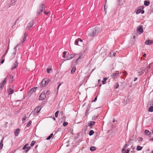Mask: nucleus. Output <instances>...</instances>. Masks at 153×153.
<instances>
[{
	"mask_svg": "<svg viewBox=\"0 0 153 153\" xmlns=\"http://www.w3.org/2000/svg\"><path fill=\"white\" fill-rule=\"evenodd\" d=\"M101 30V29L99 27H96L92 30H89L88 32V35L93 36L94 35L98 34Z\"/></svg>",
	"mask_w": 153,
	"mask_h": 153,
	"instance_id": "nucleus-1",
	"label": "nucleus"
},
{
	"mask_svg": "<svg viewBox=\"0 0 153 153\" xmlns=\"http://www.w3.org/2000/svg\"><path fill=\"white\" fill-rule=\"evenodd\" d=\"M78 56L79 57L75 61V63L76 64H79L82 61L85 55L83 53L79 54Z\"/></svg>",
	"mask_w": 153,
	"mask_h": 153,
	"instance_id": "nucleus-2",
	"label": "nucleus"
},
{
	"mask_svg": "<svg viewBox=\"0 0 153 153\" xmlns=\"http://www.w3.org/2000/svg\"><path fill=\"white\" fill-rule=\"evenodd\" d=\"M50 82V80L48 78H45L42 80L41 85L42 87H45L46 85Z\"/></svg>",
	"mask_w": 153,
	"mask_h": 153,
	"instance_id": "nucleus-3",
	"label": "nucleus"
},
{
	"mask_svg": "<svg viewBox=\"0 0 153 153\" xmlns=\"http://www.w3.org/2000/svg\"><path fill=\"white\" fill-rule=\"evenodd\" d=\"M45 8V6L43 4H41L40 5L39 9L37 11V13L38 14H40Z\"/></svg>",
	"mask_w": 153,
	"mask_h": 153,
	"instance_id": "nucleus-4",
	"label": "nucleus"
},
{
	"mask_svg": "<svg viewBox=\"0 0 153 153\" xmlns=\"http://www.w3.org/2000/svg\"><path fill=\"white\" fill-rule=\"evenodd\" d=\"M144 7L143 6H140L139 7L138 9H137L136 11V13L137 14H138L140 13H141L142 14H143L144 13V11L143 10Z\"/></svg>",
	"mask_w": 153,
	"mask_h": 153,
	"instance_id": "nucleus-5",
	"label": "nucleus"
},
{
	"mask_svg": "<svg viewBox=\"0 0 153 153\" xmlns=\"http://www.w3.org/2000/svg\"><path fill=\"white\" fill-rule=\"evenodd\" d=\"M7 77H6L4 80H3L0 83V88H3L4 85L7 82Z\"/></svg>",
	"mask_w": 153,
	"mask_h": 153,
	"instance_id": "nucleus-6",
	"label": "nucleus"
},
{
	"mask_svg": "<svg viewBox=\"0 0 153 153\" xmlns=\"http://www.w3.org/2000/svg\"><path fill=\"white\" fill-rule=\"evenodd\" d=\"M82 42V40L78 38L75 41V43L76 45H80Z\"/></svg>",
	"mask_w": 153,
	"mask_h": 153,
	"instance_id": "nucleus-7",
	"label": "nucleus"
},
{
	"mask_svg": "<svg viewBox=\"0 0 153 153\" xmlns=\"http://www.w3.org/2000/svg\"><path fill=\"white\" fill-rule=\"evenodd\" d=\"M46 97V95L45 93H42L39 96V99L41 100H43Z\"/></svg>",
	"mask_w": 153,
	"mask_h": 153,
	"instance_id": "nucleus-8",
	"label": "nucleus"
},
{
	"mask_svg": "<svg viewBox=\"0 0 153 153\" xmlns=\"http://www.w3.org/2000/svg\"><path fill=\"white\" fill-rule=\"evenodd\" d=\"M41 110V108L40 106H38L34 110V112L35 113L37 114H38Z\"/></svg>",
	"mask_w": 153,
	"mask_h": 153,
	"instance_id": "nucleus-9",
	"label": "nucleus"
},
{
	"mask_svg": "<svg viewBox=\"0 0 153 153\" xmlns=\"http://www.w3.org/2000/svg\"><path fill=\"white\" fill-rule=\"evenodd\" d=\"M75 54H69L67 56L66 60H69L73 58L75 56Z\"/></svg>",
	"mask_w": 153,
	"mask_h": 153,
	"instance_id": "nucleus-10",
	"label": "nucleus"
},
{
	"mask_svg": "<svg viewBox=\"0 0 153 153\" xmlns=\"http://www.w3.org/2000/svg\"><path fill=\"white\" fill-rule=\"evenodd\" d=\"M16 0H11L10 2V3L8 4V7H9L15 4H16Z\"/></svg>",
	"mask_w": 153,
	"mask_h": 153,
	"instance_id": "nucleus-11",
	"label": "nucleus"
},
{
	"mask_svg": "<svg viewBox=\"0 0 153 153\" xmlns=\"http://www.w3.org/2000/svg\"><path fill=\"white\" fill-rule=\"evenodd\" d=\"M119 5L122 6L123 5L125 2V0H118Z\"/></svg>",
	"mask_w": 153,
	"mask_h": 153,
	"instance_id": "nucleus-12",
	"label": "nucleus"
},
{
	"mask_svg": "<svg viewBox=\"0 0 153 153\" xmlns=\"http://www.w3.org/2000/svg\"><path fill=\"white\" fill-rule=\"evenodd\" d=\"M95 124V122L94 121H89L88 123L89 126L91 128H92Z\"/></svg>",
	"mask_w": 153,
	"mask_h": 153,
	"instance_id": "nucleus-13",
	"label": "nucleus"
},
{
	"mask_svg": "<svg viewBox=\"0 0 153 153\" xmlns=\"http://www.w3.org/2000/svg\"><path fill=\"white\" fill-rule=\"evenodd\" d=\"M37 88V87H35L31 89L29 92V94H31L33 92L35 91H36Z\"/></svg>",
	"mask_w": 153,
	"mask_h": 153,
	"instance_id": "nucleus-14",
	"label": "nucleus"
},
{
	"mask_svg": "<svg viewBox=\"0 0 153 153\" xmlns=\"http://www.w3.org/2000/svg\"><path fill=\"white\" fill-rule=\"evenodd\" d=\"M33 22H30L28 24V26L27 27V29L28 30H29L33 25Z\"/></svg>",
	"mask_w": 153,
	"mask_h": 153,
	"instance_id": "nucleus-15",
	"label": "nucleus"
},
{
	"mask_svg": "<svg viewBox=\"0 0 153 153\" xmlns=\"http://www.w3.org/2000/svg\"><path fill=\"white\" fill-rule=\"evenodd\" d=\"M153 43V41L150 40H147L145 42V44L146 45H150Z\"/></svg>",
	"mask_w": 153,
	"mask_h": 153,
	"instance_id": "nucleus-16",
	"label": "nucleus"
},
{
	"mask_svg": "<svg viewBox=\"0 0 153 153\" xmlns=\"http://www.w3.org/2000/svg\"><path fill=\"white\" fill-rule=\"evenodd\" d=\"M137 30L140 33H142L143 32V27L141 26L138 27L137 28Z\"/></svg>",
	"mask_w": 153,
	"mask_h": 153,
	"instance_id": "nucleus-17",
	"label": "nucleus"
},
{
	"mask_svg": "<svg viewBox=\"0 0 153 153\" xmlns=\"http://www.w3.org/2000/svg\"><path fill=\"white\" fill-rule=\"evenodd\" d=\"M29 145L28 144H26L23 147V149H25L27 148V150L26 151V152H27L28 151V150L30 149V147H27V146Z\"/></svg>",
	"mask_w": 153,
	"mask_h": 153,
	"instance_id": "nucleus-18",
	"label": "nucleus"
},
{
	"mask_svg": "<svg viewBox=\"0 0 153 153\" xmlns=\"http://www.w3.org/2000/svg\"><path fill=\"white\" fill-rule=\"evenodd\" d=\"M119 74V73H116L112 75V77L113 78H116Z\"/></svg>",
	"mask_w": 153,
	"mask_h": 153,
	"instance_id": "nucleus-19",
	"label": "nucleus"
},
{
	"mask_svg": "<svg viewBox=\"0 0 153 153\" xmlns=\"http://www.w3.org/2000/svg\"><path fill=\"white\" fill-rule=\"evenodd\" d=\"M9 49V47L8 46L7 47V50H6V51L5 52V53H4V55L1 57V59H3V58H4V56L7 54V52L8 51Z\"/></svg>",
	"mask_w": 153,
	"mask_h": 153,
	"instance_id": "nucleus-20",
	"label": "nucleus"
},
{
	"mask_svg": "<svg viewBox=\"0 0 153 153\" xmlns=\"http://www.w3.org/2000/svg\"><path fill=\"white\" fill-rule=\"evenodd\" d=\"M127 147V145L126 144L124 146L123 148V149L122 150V153H123L124 151H125V150L126 148Z\"/></svg>",
	"mask_w": 153,
	"mask_h": 153,
	"instance_id": "nucleus-21",
	"label": "nucleus"
},
{
	"mask_svg": "<svg viewBox=\"0 0 153 153\" xmlns=\"http://www.w3.org/2000/svg\"><path fill=\"white\" fill-rule=\"evenodd\" d=\"M19 129H16V131L15 132V134L16 136H17L19 135Z\"/></svg>",
	"mask_w": 153,
	"mask_h": 153,
	"instance_id": "nucleus-22",
	"label": "nucleus"
},
{
	"mask_svg": "<svg viewBox=\"0 0 153 153\" xmlns=\"http://www.w3.org/2000/svg\"><path fill=\"white\" fill-rule=\"evenodd\" d=\"M18 63L16 62H15L14 64V66L13 67H12L11 69H13L15 68H16L17 66H18Z\"/></svg>",
	"mask_w": 153,
	"mask_h": 153,
	"instance_id": "nucleus-23",
	"label": "nucleus"
},
{
	"mask_svg": "<svg viewBox=\"0 0 153 153\" xmlns=\"http://www.w3.org/2000/svg\"><path fill=\"white\" fill-rule=\"evenodd\" d=\"M115 54L116 53L115 52L111 51L110 53V56L111 57L114 56H115Z\"/></svg>",
	"mask_w": 153,
	"mask_h": 153,
	"instance_id": "nucleus-24",
	"label": "nucleus"
},
{
	"mask_svg": "<svg viewBox=\"0 0 153 153\" xmlns=\"http://www.w3.org/2000/svg\"><path fill=\"white\" fill-rule=\"evenodd\" d=\"M144 132L146 135H149L151 134V132H150L149 131L147 130H145Z\"/></svg>",
	"mask_w": 153,
	"mask_h": 153,
	"instance_id": "nucleus-25",
	"label": "nucleus"
},
{
	"mask_svg": "<svg viewBox=\"0 0 153 153\" xmlns=\"http://www.w3.org/2000/svg\"><path fill=\"white\" fill-rule=\"evenodd\" d=\"M108 78L107 77L104 78L103 80L102 81V83L103 84H105L106 83V81L107 80Z\"/></svg>",
	"mask_w": 153,
	"mask_h": 153,
	"instance_id": "nucleus-26",
	"label": "nucleus"
},
{
	"mask_svg": "<svg viewBox=\"0 0 153 153\" xmlns=\"http://www.w3.org/2000/svg\"><path fill=\"white\" fill-rule=\"evenodd\" d=\"M76 70V68L75 67H73L72 70H71V74H74L75 71Z\"/></svg>",
	"mask_w": 153,
	"mask_h": 153,
	"instance_id": "nucleus-27",
	"label": "nucleus"
},
{
	"mask_svg": "<svg viewBox=\"0 0 153 153\" xmlns=\"http://www.w3.org/2000/svg\"><path fill=\"white\" fill-rule=\"evenodd\" d=\"M149 1H144V4L145 6H148L149 5Z\"/></svg>",
	"mask_w": 153,
	"mask_h": 153,
	"instance_id": "nucleus-28",
	"label": "nucleus"
},
{
	"mask_svg": "<svg viewBox=\"0 0 153 153\" xmlns=\"http://www.w3.org/2000/svg\"><path fill=\"white\" fill-rule=\"evenodd\" d=\"M14 92V91L12 89H11V88H10L9 89V91L8 92V94L9 95H10L12 94Z\"/></svg>",
	"mask_w": 153,
	"mask_h": 153,
	"instance_id": "nucleus-29",
	"label": "nucleus"
},
{
	"mask_svg": "<svg viewBox=\"0 0 153 153\" xmlns=\"http://www.w3.org/2000/svg\"><path fill=\"white\" fill-rule=\"evenodd\" d=\"M3 140V138L1 140L0 143V150L1 149L3 146V144L2 142Z\"/></svg>",
	"mask_w": 153,
	"mask_h": 153,
	"instance_id": "nucleus-30",
	"label": "nucleus"
},
{
	"mask_svg": "<svg viewBox=\"0 0 153 153\" xmlns=\"http://www.w3.org/2000/svg\"><path fill=\"white\" fill-rule=\"evenodd\" d=\"M142 147L138 146L137 147L136 149L138 151H140L142 150Z\"/></svg>",
	"mask_w": 153,
	"mask_h": 153,
	"instance_id": "nucleus-31",
	"label": "nucleus"
},
{
	"mask_svg": "<svg viewBox=\"0 0 153 153\" xmlns=\"http://www.w3.org/2000/svg\"><path fill=\"white\" fill-rule=\"evenodd\" d=\"M27 37V35L26 33H25L24 34V37L23 38L22 41V43L23 42L26 40Z\"/></svg>",
	"mask_w": 153,
	"mask_h": 153,
	"instance_id": "nucleus-32",
	"label": "nucleus"
},
{
	"mask_svg": "<svg viewBox=\"0 0 153 153\" xmlns=\"http://www.w3.org/2000/svg\"><path fill=\"white\" fill-rule=\"evenodd\" d=\"M149 111L152 112L153 111V106H151L148 110Z\"/></svg>",
	"mask_w": 153,
	"mask_h": 153,
	"instance_id": "nucleus-33",
	"label": "nucleus"
},
{
	"mask_svg": "<svg viewBox=\"0 0 153 153\" xmlns=\"http://www.w3.org/2000/svg\"><path fill=\"white\" fill-rule=\"evenodd\" d=\"M53 135V133L51 134V135L47 138V140H49L52 137Z\"/></svg>",
	"mask_w": 153,
	"mask_h": 153,
	"instance_id": "nucleus-34",
	"label": "nucleus"
},
{
	"mask_svg": "<svg viewBox=\"0 0 153 153\" xmlns=\"http://www.w3.org/2000/svg\"><path fill=\"white\" fill-rule=\"evenodd\" d=\"M90 149L91 151H94L96 149L95 147L94 146H91L90 147Z\"/></svg>",
	"mask_w": 153,
	"mask_h": 153,
	"instance_id": "nucleus-35",
	"label": "nucleus"
},
{
	"mask_svg": "<svg viewBox=\"0 0 153 153\" xmlns=\"http://www.w3.org/2000/svg\"><path fill=\"white\" fill-rule=\"evenodd\" d=\"M27 117L26 116H25L22 119V122L23 123L25 122L26 120H27L26 119H27Z\"/></svg>",
	"mask_w": 153,
	"mask_h": 153,
	"instance_id": "nucleus-36",
	"label": "nucleus"
},
{
	"mask_svg": "<svg viewBox=\"0 0 153 153\" xmlns=\"http://www.w3.org/2000/svg\"><path fill=\"white\" fill-rule=\"evenodd\" d=\"M94 133V131L92 130H91L90 131L89 133V135L90 136H91Z\"/></svg>",
	"mask_w": 153,
	"mask_h": 153,
	"instance_id": "nucleus-37",
	"label": "nucleus"
},
{
	"mask_svg": "<svg viewBox=\"0 0 153 153\" xmlns=\"http://www.w3.org/2000/svg\"><path fill=\"white\" fill-rule=\"evenodd\" d=\"M119 86V84L117 83L115 85H114V88L115 89L117 88Z\"/></svg>",
	"mask_w": 153,
	"mask_h": 153,
	"instance_id": "nucleus-38",
	"label": "nucleus"
},
{
	"mask_svg": "<svg viewBox=\"0 0 153 153\" xmlns=\"http://www.w3.org/2000/svg\"><path fill=\"white\" fill-rule=\"evenodd\" d=\"M18 45H17L16 47L14 48V52L13 53V54L15 55L16 54V51L17 50V47Z\"/></svg>",
	"mask_w": 153,
	"mask_h": 153,
	"instance_id": "nucleus-39",
	"label": "nucleus"
},
{
	"mask_svg": "<svg viewBox=\"0 0 153 153\" xmlns=\"http://www.w3.org/2000/svg\"><path fill=\"white\" fill-rule=\"evenodd\" d=\"M59 112V111H56V113H55V116L56 117H57L58 116V114Z\"/></svg>",
	"mask_w": 153,
	"mask_h": 153,
	"instance_id": "nucleus-40",
	"label": "nucleus"
},
{
	"mask_svg": "<svg viewBox=\"0 0 153 153\" xmlns=\"http://www.w3.org/2000/svg\"><path fill=\"white\" fill-rule=\"evenodd\" d=\"M35 141H32L31 143L30 144V145L31 146H33L34 145V144H35Z\"/></svg>",
	"mask_w": 153,
	"mask_h": 153,
	"instance_id": "nucleus-41",
	"label": "nucleus"
},
{
	"mask_svg": "<svg viewBox=\"0 0 153 153\" xmlns=\"http://www.w3.org/2000/svg\"><path fill=\"white\" fill-rule=\"evenodd\" d=\"M13 80L14 79L13 76H11L10 77V82H11L13 81Z\"/></svg>",
	"mask_w": 153,
	"mask_h": 153,
	"instance_id": "nucleus-42",
	"label": "nucleus"
},
{
	"mask_svg": "<svg viewBox=\"0 0 153 153\" xmlns=\"http://www.w3.org/2000/svg\"><path fill=\"white\" fill-rule=\"evenodd\" d=\"M97 116L95 115L93 116L92 117V119L93 120H95L97 119Z\"/></svg>",
	"mask_w": 153,
	"mask_h": 153,
	"instance_id": "nucleus-43",
	"label": "nucleus"
},
{
	"mask_svg": "<svg viewBox=\"0 0 153 153\" xmlns=\"http://www.w3.org/2000/svg\"><path fill=\"white\" fill-rule=\"evenodd\" d=\"M31 123H32V121H29V123H28L27 125V127H29V126H30V125L31 124Z\"/></svg>",
	"mask_w": 153,
	"mask_h": 153,
	"instance_id": "nucleus-44",
	"label": "nucleus"
},
{
	"mask_svg": "<svg viewBox=\"0 0 153 153\" xmlns=\"http://www.w3.org/2000/svg\"><path fill=\"white\" fill-rule=\"evenodd\" d=\"M51 70V68H47L46 69L47 72L48 73H49L50 71Z\"/></svg>",
	"mask_w": 153,
	"mask_h": 153,
	"instance_id": "nucleus-45",
	"label": "nucleus"
},
{
	"mask_svg": "<svg viewBox=\"0 0 153 153\" xmlns=\"http://www.w3.org/2000/svg\"><path fill=\"white\" fill-rule=\"evenodd\" d=\"M68 124V123L66 122H64L63 124V125L64 126H66Z\"/></svg>",
	"mask_w": 153,
	"mask_h": 153,
	"instance_id": "nucleus-46",
	"label": "nucleus"
},
{
	"mask_svg": "<svg viewBox=\"0 0 153 153\" xmlns=\"http://www.w3.org/2000/svg\"><path fill=\"white\" fill-rule=\"evenodd\" d=\"M67 53L66 51H64L63 53V57L65 58V55Z\"/></svg>",
	"mask_w": 153,
	"mask_h": 153,
	"instance_id": "nucleus-47",
	"label": "nucleus"
},
{
	"mask_svg": "<svg viewBox=\"0 0 153 153\" xmlns=\"http://www.w3.org/2000/svg\"><path fill=\"white\" fill-rule=\"evenodd\" d=\"M130 150L128 149H127L126 150L124 153H129Z\"/></svg>",
	"mask_w": 153,
	"mask_h": 153,
	"instance_id": "nucleus-48",
	"label": "nucleus"
},
{
	"mask_svg": "<svg viewBox=\"0 0 153 153\" xmlns=\"http://www.w3.org/2000/svg\"><path fill=\"white\" fill-rule=\"evenodd\" d=\"M123 74L124 75H126L127 73L126 71H124L123 72Z\"/></svg>",
	"mask_w": 153,
	"mask_h": 153,
	"instance_id": "nucleus-49",
	"label": "nucleus"
},
{
	"mask_svg": "<svg viewBox=\"0 0 153 153\" xmlns=\"http://www.w3.org/2000/svg\"><path fill=\"white\" fill-rule=\"evenodd\" d=\"M50 91L49 90H48V91H47V92H46V94H47L48 95L49 94H50Z\"/></svg>",
	"mask_w": 153,
	"mask_h": 153,
	"instance_id": "nucleus-50",
	"label": "nucleus"
},
{
	"mask_svg": "<svg viewBox=\"0 0 153 153\" xmlns=\"http://www.w3.org/2000/svg\"><path fill=\"white\" fill-rule=\"evenodd\" d=\"M97 97H96L95 99H94V100H93L92 101V102H96V101H97Z\"/></svg>",
	"mask_w": 153,
	"mask_h": 153,
	"instance_id": "nucleus-51",
	"label": "nucleus"
},
{
	"mask_svg": "<svg viewBox=\"0 0 153 153\" xmlns=\"http://www.w3.org/2000/svg\"><path fill=\"white\" fill-rule=\"evenodd\" d=\"M61 85V83H59V85H58V88H57V91H58V90L59 88V87Z\"/></svg>",
	"mask_w": 153,
	"mask_h": 153,
	"instance_id": "nucleus-52",
	"label": "nucleus"
},
{
	"mask_svg": "<svg viewBox=\"0 0 153 153\" xmlns=\"http://www.w3.org/2000/svg\"><path fill=\"white\" fill-rule=\"evenodd\" d=\"M4 59H2V61H1V64H3L4 63Z\"/></svg>",
	"mask_w": 153,
	"mask_h": 153,
	"instance_id": "nucleus-53",
	"label": "nucleus"
},
{
	"mask_svg": "<svg viewBox=\"0 0 153 153\" xmlns=\"http://www.w3.org/2000/svg\"><path fill=\"white\" fill-rule=\"evenodd\" d=\"M44 13H45V14L47 15V14H48V13H49V12H45V11Z\"/></svg>",
	"mask_w": 153,
	"mask_h": 153,
	"instance_id": "nucleus-54",
	"label": "nucleus"
},
{
	"mask_svg": "<svg viewBox=\"0 0 153 153\" xmlns=\"http://www.w3.org/2000/svg\"><path fill=\"white\" fill-rule=\"evenodd\" d=\"M137 77H136V78H135L134 79V81H136V80H137Z\"/></svg>",
	"mask_w": 153,
	"mask_h": 153,
	"instance_id": "nucleus-55",
	"label": "nucleus"
},
{
	"mask_svg": "<svg viewBox=\"0 0 153 153\" xmlns=\"http://www.w3.org/2000/svg\"><path fill=\"white\" fill-rule=\"evenodd\" d=\"M146 56V54L145 53H144L143 55V56L144 57H145Z\"/></svg>",
	"mask_w": 153,
	"mask_h": 153,
	"instance_id": "nucleus-56",
	"label": "nucleus"
},
{
	"mask_svg": "<svg viewBox=\"0 0 153 153\" xmlns=\"http://www.w3.org/2000/svg\"><path fill=\"white\" fill-rule=\"evenodd\" d=\"M17 21V20H16L15 21V22H14V25H15Z\"/></svg>",
	"mask_w": 153,
	"mask_h": 153,
	"instance_id": "nucleus-57",
	"label": "nucleus"
},
{
	"mask_svg": "<svg viewBox=\"0 0 153 153\" xmlns=\"http://www.w3.org/2000/svg\"><path fill=\"white\" fill-rule=\"evenodd\" d=\"M151 65V64H150L149 65H148L149 66V68L150 67V65Z\"/></svg>",
	"mask_w": 153,
	"mask_h": 153,
	"instance_id": "nucleus-58",
	"label": "nucleus"
},
{
	"mask_svg": "<svg viewBox=\"0 0 153 153\" xmlns=\"http://www.w3.org/2000/svg\"><path fill=\"white\" fill-rule=\"evenodd\" d=\"M150 140H152V141H153V137Z\"/></svg>",
	"mask_w": 153,
	"mask_h": 153,
	"instance_id": "nucleus-59",
	"label": "nucleus"
},
{
	"mask_svg": "<svg viewBox=\"0 0 153 153\" xmlns=\"http://www.w3.org/2000/svg\"><path fill=\"white\" fill-rule=\"evenodd\" d=\"M140 140H142V139L141 138H140Z\"/></svg>",
	"mask_w": 153,
	"mask_h": 153,
	"instance_id": "nucleus-60",
	"label": "nucleus"
},
{
	"mask_svg": "<svg viewBox=\"0 0 153 153\" xmlns=\"http://www.w3.org/2000/svg\"><path fill=\"white\" fill-rule=\"evenodd\" d=\"M100 81V79H99L98 80V82H99Z\"/></svg>",
	"mask_w": 153,
	"mask_h": 153,
	"instance_id": "nucleus-61",
	"label": "nucleus"
},
{
	"mask_svg": "<svg viewBox=\"0 0 153 153\" xmlns=\"http://www.w3.org/2000/svg\"><path fill=\"white\" fill-rule=\"evenodd\" d=\"M53 119L54 120H55V117H54L53 118Z\"/></svg>",
	"mask_w": 153,
	"mask_h": 153,
	"instance_id": "nucleus-62",
	"label": "nucleus"
},
{
	"mask_svg": "<svg viewBox=\"0 0 153 153\" xmlns=\"http://www.w3.org/2000/svg\"><path fill=\"white\" fill-rule=\"evenodd\" d=\"M152 134H153V130H152Z\"/></svg>",
	"mask_w": 153,
	"mask_h": 153,
	"instance_id": "nucleus-63",
	"label": "nucleus"
},
{
	"mask_svg": "<svg viewBox=\"0 0 153 153\" xmlns=\"http://www.w3.org/2000/svg\"><path fill=\"white\" fill-rule=\"evenodd\" d=\"M133 37V38L134 39L135 38V37L134 36Z\"/></svg>",
	"mask_w": 153,
	"mask_h": 153,
	"instance_id": "nucleus-64",
	"label": "nucleus"
}]
</instances>
